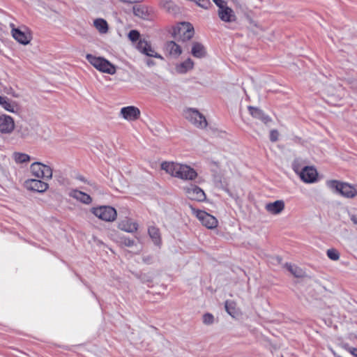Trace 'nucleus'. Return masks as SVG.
<instances>
[{
    "label": "nucleus",
    "mask_w": 357,
    "mask_h": 357,
    "mask_svg": "<svg viewBox=\"0 0 357 357\" xmlns=\"http://www.w3.org/2000/svg\"><path fill=\"white\" fill-rule=\"evenodd\" d=\"M161 168L167 174L182 180L193 181L197 177L196 171L186 165L173 162H164L161 164Z\"/></svg>",
    "instance_id": "1"
},
{
    "label": "nucleus",
    "mask_w": 357,
    "mask_h": 357,
    "mask_svg": "<svg viewBox=\"0 0 357 357\" xmlns=\"http://www.w3.org/2000/svg\"><path fill=\"white\" fill-rule=\"evenodd\" d=\"M326 185L333 192L338 193L341 196L351 199L356 197L354 186L348 183L342 182L337 180H328L326 181Z\"/></svg>",
    "instance_id": "2"
},
{
    "label": "nucleus",
    "mask_w": 357,
    "mask_h": 357,
    "mask_svg": "<svg viewBox=\"0 0 357 357\" xmlns=\"http://www.w3.org/2000/svg\"><path fill=\"white\" fill-rule=\"evenodd\" d=\"M86 59L96 69L102 73L109 75H114L116 73V67L103 57L96 56L91 54H87Z\"/></svg>",
    "instance_id": "3"
},
{
    "label": "nucleus",
    "mask_w": 357,
    "mask_h": 357,
    "mask_svg": "<svg viewBox=\"0 0 357 357\" xmlns=\"http://www.w3.org/2000/svg\"><path fill=\"white\" fill-rule=\"evenodd\" d=\"M183 116L195 127L204 129L206 128L208 123L206 117L195 108H187L183 110Z\"/></svg>",
    "instance_id": "4"
},
{
    "label": "nucleus",
    "mask_w": 357,
    "mask_h": 357,
    "mask_svg": "<svg viewBox=\"0 0 357 357\" xmlns=\"http://www.w3.org/2000/svg\"><path fill=\"white\" fill-rule=\"evenodd\" d=\"M30 172L32 176L37 178L50 180L52 178V169L40 162L32 163L30 166Z\"/></svg>",
    "instance_id": "5"
},
{
    "label": "nucleus",
    "mask_w": 357,
    "mask_h": 357,
    "mask_svg": "<svg viewBox=\"0 0 357 357\" xmlns=\"http://www.w3.org/2000/svg\"><path fill=\"white\" fill-rule=\"evenodd\" d=\"M194 33V28L189 22H181L174 30V37L183 42L190 40Z\"/></svg>",
    "instance_id": "6"
},
{
    "label": "nucleus",
    "mask_w": 357,
    "mask_h": 357,
    "mask_svg": "<svg viewBox=\"0 0 357 357\" xmlns=\"http://www.w3.org/2000/svg\"><path fill=\"white\" fill-rule=\"evenodd\" d=\"M91 212L97 218L106 222H112L115 220L117 215L115 208L107 206L93 208L91 209Z\"/></svg>",
    "instance_id": "7"
},
{
    "label": "nucleus",
    "mask_w": 357,
    "mask_h": 357,
    "mask_svg": "<svg viewBox=\"0 0 357 357\" xmlns=\"http://www.w3.org/2000/svg\"><path fill=\"white\" fill-rule=\"evenodd\" d=\"M192 212L202 224L208 229H213L217 227L218 222L217 219L212 215L201 210L195 209L190 206Z\"/></svg>",
    "instance_id": "8"
},
{
    "label": "nucleus",
    "mask_w": 357,
    "mask_h": 357,
    "mask_svg": "<svg viewBox=\"0 0 357 357\" xmlns=\"http://www.w3.org/2000/svg\"><path fill=\"white\" fill-rule=\"evenodd\" d=\"M38 126L36 121L24 122L17 126L16 132L22 139H26L36 133Z\"/></svg>",
    "instance_id": "9"
},
{
    "label": "nucleus",
    "mask_w": 357,
    "mask_h": 357,
    "mask_svg": "<svg viewBox=\"0 0 357 357\" xmlns=\"http://www.w3.org/2000/svg\"><path fill=\"white\" fill-rule=\"evenodd\" d=\"M186 197L194 201L203 202L206 199V195L204 190L195 185H189L183 188Z\"/></svg>",
    "instance_id": "10"
},
{
    "label": "nucleus",
    "mask_w": 357,
    "mask_h": 357,
    "mask_svg": "<svg viewBox=\"0 0 357 357\" xmlns=\"http://www.w3.org/2000/svg\"><path fill=\"white\" fill-rule=\"evenodd\" d=\"M12 28L11 33L13 37L22 45H28L31 40V34L28 31H22L20 29L15 28L13 24H10Z\"/></svg>",
    "instance_id": "11"
},
{
    "label": "nucleus",
    "mask_w": 357,
    "mask_h": 357,
    "mask_svg": "<svg viewBox=\"0 0 357 357\" xmlns=\"http://www.w3.org/2000/svg\"><path fill=\"white\" fill-rule=\"evenodd\" d=\"M298 176L304 183H312L317 181L318 172L313 166H305Z\"/></svg>",
    "instance_id": "12"
},
{
    "label": "nucleus",
    "mask_w": 357,
    "mask_h": 357,
    "mask_svg": "<svg viewBox=\"0 0 357 357\" xmlns=\"http://www.w3.org/2000/svg\"><path fill=\"white\" fill-rule=\"evenodd\" d=\"M24 186L29 190L35 191L40 193L45 192L49 188L48 183L43 181L40 178L27 179L24 182Z\"/></svg>",
    "instance_id": "13"
},
{
    "label": "nucleus",
    "mask_w": 357,
    "mask_h": 357,
    "mask_svg": "<svg viewBox=\"0 0 357 357\" xmlns=\"http://www.w3.org/2000/svg\"><path fill=\"white\" fill-rule=\"evenodd\" d=\"M14 119L6 114L0 115V132L1 134H10L15 129Z\"/></svg>",
    "instance_id": "14"
},
{
    "label": "nucleus",
    "mask_w": 357,
    "mask_h": 357,
    "mask_svg": "<svg viewBox=\"0 0 357 357\" xmlns=\"http://www.w3.org/2000/svg\"><path fill=\"white\" fill-rule=\"evenodd\" d=\"M264 208L268 213L273 215H278L282 213L284 210L285 204L283 200L279 199L273 202L266 204Z\"/></svg>",
    "instance_id": "15"
},
{
    "label": "nucleus",
    "mask_w": 357,
    "mask_h": 357,
    "mask_svg": "<svg viewBox=\"0 0 357 357\" xmlns=\"http://www.w3.org/2000/svg\"><path fill=\"white\" fill-rule=\"evenodd\" d=\"M137 47L139 51L149 56L163 59V57L160 54H158L151 47V45L144 40H139Z\"/></svg>",
    "instance_id": "16"
},
{
    "label": "nucleus",
    "mask_w": 357,
    "mask_h": 357,
    "mask_svg": "<svg viewBox=\"0 0 357 357\" xmlns=\"http://www.w3.org/2000/svg\"><path fill=\"white\" fill-rule=\"evenodd\" d=\"M121 115L128 121H135L139 118L140 111L134 106H128L121 108L120 112Z\"/></svg>",
    "instance_id": "17"
},
{
    "label": "nucleus",
    "mask_w": 357,
    "mask_h": 357,
    "mask_svg": "<svg viewBox=\"0 0 357 357\" xmlns=\"http://www.w3.org/2000/svg\"><path fill=\"white\" fill-rule=\"evenodd\" d=\"M218 15L220 19L225 22H234L237 19L234 11L227 5L222 8L218 9Z\"/></svg>",
    "instance_id": "18"
},
{
    "label": "nucleus",
    "mask_w": 357,
    "mask_h": 357,
    "mask_svg": "<svg viewBox=\"0 0 357 357\" xmlns=\"http://www.w3.org/2000/svg\"><path fill=\"white\" fill-rule=\"evenodd\" d=\"M250 114L255 119L260 120L265 125H268L272 121V119L265 114L261 109L253 107L251 106L248 107Z\"/></svg>",
    "instance_id": "19"
},
{
    "label": "nucleus",
    "mask_w": 357,
    "mask_h": 357,
    "mask_svg": "<svg viewBox=\"0 0 357 357\" xmlns=\"http://www.w3.org/2000/svg\"><path fill=\"white\" fill-rule=\"evenodd\" d=\"M68 195L70 197L85 204H89L92 202V198L88 194L78 190H71Z\"/></svg>",
    "instance_id": "20"
},
{
    "label": "nucleus",
    "mask_w": 357,
    "mask_h": 357,
    "mask_svg": "<svg viewBox=\"0 0 357 357\" xmlns=\"http://www.w3.org/2000/svg\"><path fill=\"white\" fill-rule=\"evenodd\" d=\"M138 225L130 219L125 218L119 222L118 227L122 231L133 233L137 230Z\"/></svg>",
    "instance_id": "21"
},
{
    "label": "nucleus",
    "mask_w": 357,
    "mask_h": 357,
    "mask_svg": "<svg viewBox=\"0 0 357 357\" xmlns=\"http://www.w3.org/2000/svg\"><path fill=\"white\" fill-rule=\"evenodd\" d=\"M165 50L169 55L175 58L178 57L182 53L181 47L174 41L167 42Z\"/></svg>",
    "instance_id": "22"
},
{
    "label": "nucleus",
    "mask_w": 357,
    "mask_h": 357,
    "mask_svg": "<svg viewBox=\"0 0 357 357\" xmlns=\"http://www.w3.org/2000/svg\"><path fill=\"white\" fill-rule=\"evenodd\" d=\"M0 105L8 112L13 113L16 112L15 102L6 96H0Z\"/></svg>",
    "instance_id": "23"
},
{
    "label": "nucleus",
    "mask_w": 357,
    "mask_h": 357,
    "mask_svg": "<svg viewBox=\"0 0 357 357\" xmlns=\"http://www.w3.org/2000/svg\"><path fill=\"white\" fill-rule=\"evenodd\" d=\"M191 53L196 58H203L206 55V52L204 45L199 43L192 44Z\"/></svg>",
    "instance_id": "24"
},
{
    "label": "nucleus",
    "mask_w": 357,
    "mask_h": 357,
    "mask_svg": "<svg viewBox=\"0 0 357 357\" xmlns=\"http://www.w3.org/2000/svg\"><path fill=\"white\" fill-rule=\"evenodd\" d=\"M148 233L153 243L156 245H160L161 236L160 229L155 226H151L149 227Z\"/></svg>",
    "instance_id": "25"
},
{
    "label": "nucleus",
    "mask_w": 357,
    "mask_h": 357,
    "mask_svg": "<svg viewBox=\"0 0 357 357\" xmlns=\"http://www.w3.org/2000/svg\"><path fill=\"white\" fill-rule=\"evenodd\" d=\"M194 67V62L191 59H188L185 61L177 65L176 70L177 73L184 74L188 71L192 70Z\"/></svg>",
    "instance_id": "26"
},
{
    "label": "nucleus",
    "mask_w": 357,
    "mask_h": 357,
    "mask_svg": "<svg viewBox=\"0 0 357 357\" xmlns=\"http://www.w3.org/2000/svg\"><path fill=\"white\" fill-rule=\"evenodd\" d=\"M225 310L234 318H236L240 315V311L236 307V303L233 301H227L225 302Z\"/></svg>",
    "instance_id": "27"
},
{
    "label": "nucleus",
    "mask_w": 357,
    "mask_h": 357,
    "mask_svg": "<svg viewBox=\"0 0 357 357\" xmlns=\"http://www.w3.org/2000/svg\"><path fill=\"white\" fill-rule=\"evenodd\" d=\"M96 29L102 34L107 33L109 26L107 21L102 18H98L93 21Z\"/></svg>",
    "instance_id": "28"
},
{
    "label": "nucleus",
    "mask_w": 357,
    "mask_h": 357,
    "mask_svg": "<svg viewBox=\"0 0 357 357\" xmlns=\"http://www.w3.org/2000/svg\"><path fill=\"white\" fill-rule=\"evenodd\" d=\"M286 267L287 270L296 278H303L305 275V271L296 265L287 264Z\"/></svg>",
    "instance_id": "29"
},
{
    "label": "nucleus",
    "mask_w": 357,
    "mask_h": 357,
    "mask_svg": "<svg viewBox=\"0 0 357 357\" xmlns=\"http://www.w3.org/2000/svg\"><path fill=\"white\" fill-rule=\"evenodd\" d=\"M13 158L15 162L18 164L28 162L31 160V157L28 154L20 152L13 153Z\"/></svg>",
    "instance_id": "30"
},
{
    "label": "nucleus",
    "mask_w": 357,
    "mask_h": 357,
    "mask_svg": "<svg viewBox=\"0 0 357 357\" xmlns=\"http://www.w3.org/2000/svg\"><path fill=\"white\" fill-rule=\"evenodd\" d=\"M326 255L327 257L333 261L339 260L340 257V252L335 248L328 249L326 251Z\"/></svg>",
    "instance_id": "31"
},
{
    "label": "nucleus",
    "mask_w": 357,
    "mask_h": 357,
    "mask_svg": "<svg viewBox=\"0 0 357 357\" xmlns=\"http://www.w3.org/2000/svg\"><path fill=\"white\" fill-rule=\"evenodd\" d=\"M303 167L301 164V161L298 159L295 160L292 163V168L296 174H299Z\"/></svg>",
    "instance_id": "32"
},
{
    "label": "nucleus",
    "mask_w": 357,
    "mask_h": 357,
    "mask_svg": "<svg viewBox=\"0 0 357 357\" xmlns=\"http://www.w3.org/2000/svg\"><path fill=\"white\" fill-rule=\"evenodd\" d=\"M214 317L213 314L206 313L203 315V323L206 325H210L213 323Z\"/></svg>",
    "instance_id": "33"
},
{
    "label": "nucleus",
    "mask_w": 357,
    "mask_h": 357,
    "mask_svg": "<svg viewBox=\"0 0 357 357\" xmlns=\"http://www.w3.org/2000/svg\"><path fill=\"white\" fill-rule=\"evenodd\" d=\"M139 36V33L136 30H131L128 33V38L132 42L138 40Z\"/></svg>",
    "instance_id": "34"
},
{
    "label": "nucleus",
    "mask_w": 357,
    "mask_h": 357,
    "mask_svg": "<svg viewBox=\"0 0 357 357\" xmlns=\"http://www.w3.org/2000/svg\"><path fill=\"white\" fill-rule=\"evenodd\" d=\"M279 132L277 130H271L270 132V140L275 142L278 140Z\"/></svg>",
    "instance_id": "35"
},
{
    "label": "nucleus",
    "mask_w": 357,
    "mask_h": 357,
    "mask_svg": "<svg viewBox=\"0 0 357 357\" xmlns=\"http://www.w3.org/2000/svg\"><path fill=\"white\" fill-rule=\"evenodd\" d=\"M121 243L127 247H132L135 245V241L128 238H122Z\"/></svg>",
    "instance_id": "36"
},
{
    "label": "nucleus",
    "mask_w": 357,
    "mask_h": 357,
    "mask_svg": "<svg viewBox=\"0 0 357 357\" xmlns=\"http://www.w3.org/2000/svg\"><path fill=\"white\" fill-rule=\"evenodd\" d=\"M213 1L218 7V9L222 8L227 5L225 0H213Z\"/></svg>",
    "instance_id": "37"
},
{
    "label": "nucleus",
    "mask_w": 357,
    "mask_h": 357,
    "mask_svg": "<svg viewBox=\"0 0 357 357\" xmlns=\"http://www.w3.org/2000/svg\"><path fill=\"white\" fill-rule=\"evenodd\" d=\"M133 11L136 15L143 17V8L140 7H134Z\"/></svg>",
    "instance_id": "38"
},
{
    "label": "nucleus",
    "mask_w": 357,
    "mask_h": 357,
    "mask_svg": "<svg viewBox=\"0 0 357 357\" xmlns=\"http://www.w3.org/2000/svg\"><path fill=\"white\" fill-rule=\"evenodd\" d=\"M351 220L355 225L357 226V217L356 215H351Z\"/></svg>",
    "instance_id": "39"
},
{
    "label": "nucleus",
    "mask_w": 357,
    "mask_h": 357,
    "mask_svg": "<svg viewBox=\"0 0 357 357\" xmlns=\"http://www.w3.org/2000/svg\"><path fill=\"white\" fill-rule=\"evenodd\" d=\"M146 64L149 66H153L155 63L154 62L151 60V59H147L146 60Z\"/></svg>",
    "instance_id": "40"
},
{
    "label": "nucleus",
    "mask_w": 357,
    "mask_h": 357,
    "mask_svg": "<svg viewBox=\"0 0 357 357\" xmlns=\"http://www.w3.org/2000/svg\"><path fill=\"white\" fill-rule=\"evenodd\" d=\"M351 353L356 357H357V349H352L351 351Z\"/></svg>",
    "instance_id": "41"
},
{
    "label": "nucleus",
    "mask_w": 357,
    "mask_h": 357,
    "mask_svg": "<svg viewBox=\"0 0 357 357\" xmlns=\"http://www.w3.org/2000/svg\"><path fill=\"white\" fill-rule=\"evenodd\" d=\"M354 190L356 192V196H357V185L354 187Z\"/></svg>",
    "instance_id": "42"
},
{
    "label": "nucleus",
    "mask_w": 357,
    "mask_h": 357,
    "mask_svg": "<svg viewBox=\"0 0 357 357\" xmlns=\"http://www.w3.org/2000/svg\"><path fill=\"white\" fill-rule=\"evenodd\" d=\"M337 357H340V356H336Z\"/></svg>",
    "instance_id": "43"
}]
</instances>
